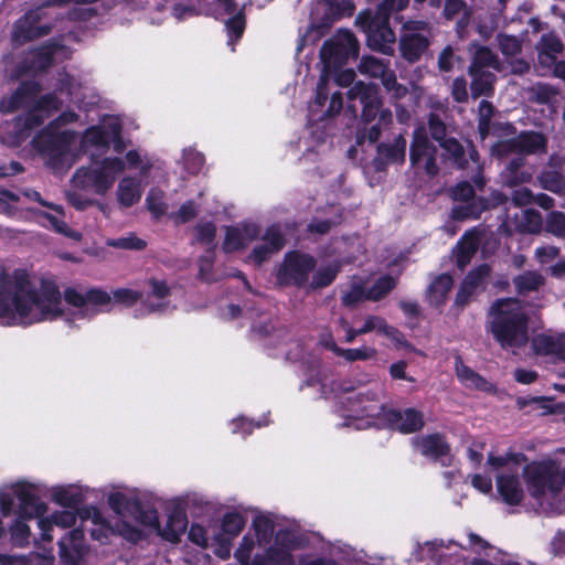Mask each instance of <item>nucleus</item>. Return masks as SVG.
<instances>
[{
	"label": "nucleus",
	"instance_id": "19",
	"mask_svg": "<svg viewBox=\"0 0 565 565\" xmlns=\"http://www.w3.org/2000/svg\"><path fill=\"white\" fill-rule=\"evenodd\" d=\"M246 518L238 511L226 512L221 522V531L213 532V540L220 544V555L225 558L230 555V543L245 527Z\"/></svg>",
	"mask_w": 565,
	"mask_h": 565
},
{
	"label": "nucleus",
	"instance_id": "37",
	"mask_svg": "<svg viewBox=\"0 0 565 565\" xmlns=\"http://www.w3.org/2000/svg\"><path fill=\"white\" fill-rule=\"evenodd\" d=\"M563 50L562 42L553 34L543 35L539 49L540 63L551 65Z\"/></svg>",
	"mask_w": 565,
	"mask_h": 565
},
{
	"label": "nucleus",
	"instance_id": "61",
	"mask_svg": "<svg viewBox=\"0 0 565 565\" xmlns=\"http://www.w3.org/2000/svg\"><path fill=\"white\" fill-rule=\"evenodd\" d=\"M499 46L505 56H514L521 51V42L512 35H500Z\"/></svg>",
	"mask_w": 565,
	"mask_h": 565
},
{
	"label": "nucleus",
	"instance_id": "60",
	"mask_svg": "<svg viewBox=\"0 0 565 565\" xmlns=\"http://www.w3.org/2000/svg\"><path fill=\"white\" fill-rule=\"evenodd\" d=\"M195 239L202 244L210 245L213 243L216 235V227L214 224L210 222L200 223L196 225L195 230Z\"/></svg>",
	"mask_w": 565,
	"mask_h": 565
},
{
	"label": "nucleus",
	"instance_id": "12",
	"mask_svg": "<svg viewBox=\"0 0 565 565\" xmlns=\"http://www.w3.org/2000/svg\"><path fill=\"white\" fill-rule=\"evenodd\" d=\"M348 97L352 100L359 99L362 104V116L366 121H372L379 115V125L372 126L367 138L375 142L380 137V126H386L392 121V113L388 109H381V100L375 85L358 82L348 92Z\"/></svg>",
	"mask_w": 565,
	"mask_h": 565
},
{
	"label": "nucleus",
	"instance_id": "51",
	"mask_svg": "<svg viewBox=\"0 0 565 565\" xmlns=\"http://www.w3.org/2000/svg\"><path fill=\"white\" fill-rule=\"evenodd\" d=\"M539 182L545 190L552 191L565 198V180L557 172H544Z\"/></svg>",
	"mask_w": 565,
	"mask_h": 565
},
{
	"label": "nucleus",
	"instance_id": "25",
	"mask_svg": "<svg viewBox=\"0 0 565 565\" xmlns=\"http://www.w3.org/2000/svg\"><path fill=\"white\" fill-rule=\"evenodd\" d=\"M365 321L370 332H376L380 335L386 337L393 342L396 349L414 350L403 333L393 326L388 324V322L383 317L376 315H367L365 317Z\"/></svg>",
	"mask_w": 565,
	"mask_h": 565
},
{
	"label": "nucleus",
	"instance_id": "1",
	"mask_svg": "<svg viewBox=\"0 0 565 565\" xmlns=\"http://www.w3.org/2000/svg\"><path fill=\"white\" fill-rule=\"evenodd\" d=\"M143 294L130 288H118L108 294L102 289L64 290V302L58 288L52 284L36 286L31 275L21 268L0 270V324L28 327L46 320L63 318L74 323L109 311L113 302L131 307Z\"/></svg>",
	"mask_w": 565,
	"mask_h": 565
},
{
	"label": "nucleus",
	"instance_id": "38",
	"mask_svg": "<svg viewBox=\"0 0 565 565\" xmlns=\"http://www.w3.org/2000/svg\"><path fill=\"white\" fill-rule=\"evenodd\" d=\"M318 4L326 6L328 15L330 17V25L333 21L342 17H351L355 6L352 0H315Z\"/></svg>",
	"mask_w": 565,
	"mask_h": 565
},
{
	"label": "nucleus",
	"instance_id": "63",
	"mask_svg": "<svg viewBox=\"0 0 565 565\" xmlns=\"http://www.w3.org/2000/svg\"><path fill=\"white\" fill-rule=\"evenodd\" d=\"M190 540L199 546L206 547L209 545L210 535L203 526L193 524L189 531Z\"/></svg>",
	"mask_w": 565,
	"mask_h": 565
},
{
	"label": "nucleus",
	"instance_id": "8",
	"mask_svg": "<svg viewBox=\"0 0 565 565\" xmlns=\"http://www.w3.org/2000/svg\"><path fill=\"white\" fill-rule=\"evenodd\" d=\"M359 54V42L349 30H339L332 39L327 41L321 51L320 57L323 63V71L317 86L316 102L322 105L327 99L326 85L332 70L345 63L350 57Z\"/></svg>",
	"mask_w": 565,
	"mask_h": 565
},
{
	"label": "nucleus",
	"instance_id": "52",
	"mask_svg": "<svg viewBox=\"0 0 565 565\" xmlns=\"http://www.w3.org/2000/svg\"><path fill=\"white\" fill-rule=\"evenodd\" d=\"M448 159L454 160L459 167H463V147L455 138H446L440 143Z\"/></svg>",
	"mask_w": 565,
	"mask_h": 565
},
{
	"label": "nucleus",
	"instance_id": "9",
	"mask_svg": "<svg viewBox=\"0 0 565 565\" xmlns=\"http://www.w3.org/2000/svg\"><path fill=\"white\" fill-rule=\"evenodd\" d=\"M527 489L532 497L548 502L565 484V460L550 459L531 462L523 468Z\"/></svg>",
	"mask_w": 565,
	"mask_h": 565
},
{
	"label": "nucleus",
	"instance_id": "36",
	"mask_svg": "<svg viewBox=\"0 0 565 565\" xmlns=\"http://www.w3.org/2000/svg\"><path fill=\"white\" fill-rule=\"evenodd\" d=\"M452 284L454 280L450 275L443 274L437 276L428 287V299L430 303L434 306L443 305L452 287Z\"/></svg>",
	"mask_w": 565,
	"mask_h": 565
},
{
	"label": "nucleus",
	"instance_id": "27",
	"mask_svg": "<svg viewBox=\"0 0 565 565\" xmlns=\"http://www.w3.org/2000/svg\"><path fill=\"white\" fill-rule=\"evenodd\" d=\"M532 347L537 354L553 355L565 361V333L537 334L532 340Z\"/></svg>",
	"mask_w": 565,
	"mask_h": 565
},
{
	"label": "nucleus",
	"instance_id": "44",
	"mask_svg": "<svg viewBox=\"0 0 565 565\" xmlns=\"http://www.w3.org/2000/svg\"><path fill=\"white\" fill-rule=\"evenodd\" d=\"M461 14V20L458 23L460 28H465L471 14V9L465 3L463 0H446L444 8V15L446 19L451 20Z\"/></svg>",
	"mask_w": 565,
	"mask_h": 565
},
{
	"label": "nucleus",
	"instance_id": "58",
	"mask_svg": "<svg viewBox=\"0 0 565 565\" xmlns=\"http://www.w3.org/2000/svg\"><path fill=\"white\" fill-rule=\"evenodd\" d=\"M81 89L82 87L79 84L66 76V79L63 81L62 87L60 88V94H66L70 102L81 104L84 97V94L81 93Z\"/></svg>",
	"mask_w": 565,
	"mask_h": 565
},
{
	"label": "nucleus",
	"instance_id": "2",
	"mask_svg": "<svg viewBox=\"0 0 565 565\" xmlns=\"http://www.w3.org/2000/svg\"><path fill=\"white\" fill-rule=\"evenodd\" d=\"M108 504L115 513L111 520H107L93 507L81 512V518L93 524L90 529L93 539L100 542L108 541L109 536L114 534H118L127 541L137 542L142 536L140 525H145L156 529L164 540L175 543L188 526L185 513L175 509L169 513L164 526L161 527L154 510L142 509L139 502L121 492L111 493L108 497Z\"/></svg>",
	"mask_w": 565,
	"mask_h": 565
},
{
	"label": "nucleus",
	"instance_id": "14",
	"mask_svg": "<svg viewBox=\"0 0 565 565\" xmlns=\"http://www.w3.org/2000/svg\"><path fill=\"white\" fill-rule=\"evenodd\" d=\"M547 140L544 135L535 131H525L509 140H500L492 146L491 152L497 157H505L510 153L537 154L545 153Z\"/></svg>",
	"mask_w": 565,
	"mask_h": 565
},
{
	"label": "nucleus",
	"instance_id": "20",
	"mask_svg": "<svg viewBox=\"0 0 565 565\" xmlns=\"http://www.w3.org/2000/svg\"><path fill=\"white\" fill-rule=\"evenodd\" d=\"M284 244L285 241L279 226H269L263 235L260 243L248 255L247 260L259 266L280 250Z\"/></svg>",
	"mask_w": 565,
	"mask_h": 565
},
{
	"label": "nucleus",
	"instance_id": "50",
	"mask_svg": "<svg viewBox=\"0 0 565 565\" xmlns=\"http://www.w3.org/2000/svg\"><path fill=\"white\" fill-rule=\"evenodd\" d=\"M457 545L444 546L440 544L434 557L438 559L439 565H467L466 561L457 555Z\"/></svg>",
	"mask_w": 565,
	"mask_h": 565
},
{
	"label": "nucleus",
	"instance_id": "3",
	"mask_svg": "<svg viewBox=\"0 0 565 565\" xmlns=\"http://www.w3.org/2000/svg\"><path fill=\"white\" fill-rule=\"evenodd\" d=\"M274 515L258 513L243 536L234 556L241 565H296L294 552L308 544L306 535L294 529L275 531Z\"/></svg>",
	"mask_w": 565,
	"mask_h": 565
},
{
	"label": "nucleus",
	"instance_id": "42",
	"mask_svg": "<svg viewBox=\"0 0 565 565\" xmlns=\"http://www.w3.org/2000/svg\"><path fill=\"white\" fill-rule=\"evenodd\" d=\"M522 166V158L512 160L502 173L504 183H507L510 186H513L520 183L529 182L532 178V173L519 171Z\"/></svg>",
	"mask_w": 565,
	"mask_h": 565
},
{
	"label": "nucleus",
	"instance_id": "33",
	"mask_svg": "<svg viewBox=\"0 0 565 565\" xmlns=\"http://www.w3.org/2000/svg\"><path fill=\"white\" fill-rule=\"evenodd\" d=\"M413 443L415 449L426 457L437 458L448 450L446 443L438 434L415 438Z\"/></svg>",
	"mask_w": 565,
	"mask_h": 565
},
{
	"label": "nucleus",
	"instance_id": "53",
	"mask_svg": "<svg viewBox=\"0 0 565 565\" xmlns=\"http://www.w3.org/2000/svg\"><path fill=\"white\" fill-rule=\"evenodd\" d=\"M546 231L557 237H565V215L552 212L546 218Z\"/></svg>",
	"mask_w": 565,
	"mask_h": 565
},
{
	"label": "nucleus",
	"instance_id": "62",
	"mask_svg": "<svg viewBox=\"0 0 565 565\" xmlns=\"http://www.w3.org/2000/svg\"><path fill=\"white\" fill-rule=\"evenodd\" d=\"M198 209L192 201L185 202L180 206L173 218L177 223H186L196 215Z\"/></svg>",
	"mask_w": 565,
	"mask_h": 565
},
{
	"label": "nucleus",
	"instance_id": "5",
	"mask_svg": "<svg viewBox=\"0 0 565 565\" xmlns=\"http://www.w3.org/2000/svg\"><path fill=\"white\" fill-rule=\"evenodd\" d=\"M126 169L137 170L140 178H149L152 171L161 170V163L147 153L134 149L125 154V160L119 157H107L77 169L72 182L76 189L105 195L113 188L117 175Z\"/></svg>",
	"mask_w": 565,
	"mask_h": 565
},
{
	"label": "nucleus",
	"instance_id": "11",
	"mask_svg": "<svg viewBox=\"0 0 565 565\" xmlns=\"http://www.w3.org/2000/svg\"><path fill=\"white\" fill-rule=\"evenodd\" d=\"M393 0H383L377 11L372 15L371 11H362L355 19L359 25L366 34L367 46L386 55L394 52L395 33L388 25L387 6Z\"/></svg>",
	"mask_w": 565,
	"mask_h": 565
},
{
	"label": "nucleus",
	"instance_id": "28",
	"mask_svg": "<svg viewBox=\"0 0 565 565\" xmlns=\"http://www.w3.org/2000/svg\"><path fill=\"white\" fill-rule=\"evenodd\" d=\"M41 484L43 487V492L40 497L49 493L52 501L65 508L78 504L84 497V489L77 484L54 486L50 489H46L43 483Z\"/></svg>",
	"mask_w": 565,
	"mask_h": 565
},
{
	"label": "nucleus",
	"instance_id": "47",
	"mask_svg": "<svg viewBox=\"0 0 565 565\" xmlns=\"http://www.w3.org/2000/svg\"><path fill=\"white\" fill-rule=\"evenodd\" d=\"M377 355L375 348L370 345H361L354 349H341L338 356L344 359L347 362L369 361Z\"/></svg>",
	"mask_w": 565,
	"mask_h": 565
},
{
	"label": "nucleus",
	"instance_id": "6",
	"mask_svg": "<svg viewBox=\"0 0 565 565\" xmlns=\"http://www.w3.org/2000/svg\"><path fill=\"white\" fill-rule=\"evenodd\" d=\"M488 329L502 348H521L529 340L526 315L520 301L513 298L491 306Z\"/></svg>",
	"mask_w": 565,
	"mask_h": 565
},
{
	"label": "nucleus",
	"instance_id": "48",
	"mask_svg": "<svg viewBox=\"0 0 565 565\" xmlns=\"http://www.w3.org/2000/svg\"><path fill=\"white\" fill-rule=\"evenodd\" d=\"M146 204L150 213L157 218L167 212L168 206L164 202V192L158 188H152L149 191Z\"/></svg>",
	"mask_w": 565,
	"mask_h": 565
},
{
	"label": "nucleus",
	"instance_id": "18",
	"mask_svg": "<svg viewBox=\"0 0 565 565\" xmlns=\"http://www.w3.org/2000/svg\"><path fill=\"white\" fill-rule=\"evenodd\" d=\"M435 152L436 149L429 142L425 129L422 127L417 128L411 147V161L413 166L423 168L430 175L436 174Z\"/></svg>",
	"mask_w": 565,
	"mask_h": 565
},
{
	"label": "nucleus",
	"instance_id": "34",
	"mask_svg": "<svg viewBox=\"0 0 565 565\" xmlns=\"http://www.w3.org/2000/svg\"><path fill=\"white\" fill-rule=\"evenodd\" d=\"M54 559L52 550L32 553L30 556L19 554H0V565H31L34 562L49 565Z\"/></svg>",
	"mask_w": 565,
	"mask_h": 565
},
{
	"label": "nucleus",
	"instance_id": "56",
	"mask_svg": "<svg viewBox=\"0 0 565 565\" xmlns=\"http://www.w3.org/2000/svg\"><path fill=\"white\" fill-rule=\"evenodd\" d=\"M226 28L230 35L228 44L233 45L234 40H238L245 29V19L244 15L239 12L238 14L234 15L226 22Z\"/></svg>",
	"mask_w": 565,
	"mask_h": 565
},
{
	"label": "nucleus",
	"instance_id": "49",
	"mask_svg": "<svg viewBox=\"0 0 565 565\" xmlns=\"http://www.w3.org/2000/svg\"><path fill=\"white\" fill-rule=\"evenodd\" d=\"M543 284V277L536 271H526L514 278V285L519 292L536 290Z\"/></svg>",
	"mask_w": 565,
	"mask_h": 565
},
{
	"label": "nucleus",
	"instance_id": "64",
	"mask_svg": "<svg viewBox=\"0 0 565 565\" xmlns=\"http://www.w3.org/2000/svg\"><path fill=\"white\" fill-rule=\"evenodd\" d=\"M148 285L150 287L149 296L158 298L160 300H163L168 297L169 287L166 284V281L157 279V278H151L148 280Z\"/></svg>",
	"mask_w": 565,
	"mask_h": 565
},
{
	"label": "nucleus",
	"instance_id": "17",
	"mask_svg": "<svg viewBox=\"0 0 565 565\" xmlns=\"http://www.w3.org/2000/svg\"><path fill=\"white\" fill-rule=\"evenodd\" d=\"M359 71L371 77L381 78L382 84L387 92L392 93L394 98H402L407 92L405 86L397 83L394 72L388 70L387 65L379 58L373 56L363 57Z\"/></svg>",
	"mask_w": 565,
	"mask_h": 565
},
{
	"label": "nucleus",
	"instance_id": "22",
	"mask_svg": "<svg viewBox=\"0 0 565 565\" xmlns=\"http://www.w3.org/2000/svg\"><path fill=\"white\" fill-rule=\"evenodd\" d=\"M60 557L66 565H81L87 548L84 542V533L79 529L71 531L58 543Z\"/></svg>",
	"mask_w": 565,
	"mask_h": 565
},
{
	"label": "nucleus",
	"instance_id": "30",
	"mask_svg": "<svg viewBox=\"0 0 565 565\" xmlns=\"http://www.w3.org/2000/svg\"><path fill=\"white\" fill-rule=\"evenodd\" d=\"M369 300V280L354 277L350 284L341 290V302L344 307H355Z\"/></svg>",
	"mask_w": 565,
	"mask_h": 565
},
{
	"label": "nucleus",
	"instance_id": "7",
	"mask_svg": "<svg viewBox=\"0 0 565 565\" xmlns=\"http://www.w3.org/2000/svg\"><path fill=\"white\" fill-rule=\"evenodd\" d=\"M383 390L380 385L369 388L365 392H358L350 395L343 411V426L355 429H366L372 426H383L387 409L384 407L381 396Z\"/></svg>",
	"mask_w": 565,
	"mask_h": 565
},
{
	"label": "nucleus",
	"instance_id": "10",
	"mask_svg": "<svg viewBox=\"0 0 565 565\" xmlns=\"http://www.w3.org/2000/svg\"><path fill=\"white\" fill-rule=\"evenodd\" d=\"M39 90L38 84L33 82L24 83L10 98L0 102V110L12 113L20 108H28L30 115L26 119V126L31 128L40 125L43 117L51 115L53 110L58 108L61 102L55 94H47L36 99Z\"/></svg>",
	"mask_w": 565,
	"mask_h": 565
},
{
	"label": "nucleus",
	"instance_id": "26",
	"mask_svg": "<svg viewBox=\"0 0 565 565\" xmlns=\"http://www.w3.org/2000/svg\"><path fill=\"white\" fill-rule=\"evenodd\" d=\"M77 520V514L72 510H62L52 513L50 516H40L38 521L39 529L41 531V540L51 542L53 535L51 534L53 525L58 527H71L74 526Z\"/></svg>",
	"mask_w": 565,
	"mask_h": 565
},
{
	"label": "nucleus",
	"instance_id": "35",
	"mask_svg": "<svg viewBox=\"0 0 565 565\" xmlns=\"http://www.w3.org/2000/svg\"><path fill=\"white\" fill-rule=\"evenodd\" d=\"M456 374L459 381L469 388L490 391L491 385L479 374L463 364L460 358L456 359Z\"/></svg>",
	"mask_w": 565,
	"mask_h": 565
},
{
	"label": "nucleus",
	"instance_id": "32",
	"mask_svg": "<svg viewBox=\"0 0 565 565\" xmlns=\"http://www.w3.org/2000/svg\"><path fill=\"white\" fill-rule=\"evenodd\" d=\"M480 244V236L477 231L468 232L457 244L455 250L456 263L459 268L467 266L477 252Z\"/></svg>",
	"mask_w": 565,
	"mask_h": 565
},
{
	"label": "nucleus",
	"instance_id": "55",
	"mask_svg": "<svg viewBox=\"0 0 565 565\" xmlns=\"http://www.w3.org/2000/svg\"><path fill=\"white\" fill-rule=\"evenodd\" d=\"M492 113V105L487 100H482L479 105V132L482 139H484L489 134L490 118Z\"/></svg>",
	"mask_w": 565,
	"mask_h": 565
},
{
	"label": "nucleus",
	"instance_id": "29",
	"mask_svg": "<svg viewBox=\"0 0 565 565\" xmlns=\"http://www.w3.org/2000/svg\"><path fill=\"white\" fill-rule=\"evenodd\" d=\"M490 274V268L488 265H481L465 278L462 281L456 297L457 305H465L469 297L472 295L475 289L479 286L483 285L484 280L488 278Z\"/></svg>",
	"mask_w": 565,
	"mask_h": 565
},
{
	"label": "nucleus",
	"instance_id": "16",
	"mask_svg": "<svg viewBox=\"0 0 565 565\" xmlns=\"http://www.w3.org/2000/svg\"><path fill=\"white\" fill-rule=\"evenodd\" d=\"M315 268L313 257L300 253H290L277 273V279L281 284L303 285Z\"/></svg>",
	"mask_w": 565,
	"mask_h": 565
},
{
	"label": "nucleus",
	"instance_id": "57",
	"mask_svg": "<svg viewBox=\"0 0 565 565\" xmlns=\"http://www.w3.org/2000/svg\"><path fill=\"white\" fill-rule=\"evenodd\" d=\"M183 163L184 168L192 174L198 173L203 164H204V157L202 153L195 151V150H185L183 152Z\"/></svg>",
	"mask_w": 565,
	"mask_h": 565
},
{
	"label": "nucleus",
	"instance_id": "31",
	"mask_svg": "<svg viewBox=\"0 0 565 565\" xmlns=\"http://www.w3.org/2000/svg\"><path fill=\"white\" fill-rule=\"evenodd\" d=\"M50 29L49 24L41 23L38 12H30L17 25L15 35L31 40L46 35Z\"/></svg>",
	"mask_w": 565,
	"mask_h": 565
},
{
	"label": "nucleus",
	"instance_id": "24",
	"mask_svg": "<svg viewBox=\"0 0 565 565\" xmlns=\"http://www.w3.org/2000/svg\"><path fill=\"white\" fill-rule=\"evenodd\" d=\"M386 423L404 434H409L419 430L424 426V418L420 412L413 408H407L404 412L387 409Z\"/></svg>",
	"mask_w": 565,
	"mask_h": 565
},
{
	"label": "nucleus",
	"instance_id": "40",
	"mask_svg": "<svg viewBox=\"0 0 565 565\" xmlns=\"http://www.w3.org/2000/svg\"><path fill=\"white\" fill-rule=\"evenodd\" d=\"M472 76L471 93L475 98L481 95H489L493 90L495 76L490 72H470Z\"/></svg>",
	"mask_w": 565,
	"mask_h": 565
},
{
	"label": "nucleus",
	"instance_id": "15",
	"mask_svg": "<svg viewBox=\"0 0 565 565\" xmlns=\"http://www.w3.org/2000/svg\"><path fill=\"white\" fill-rule=\"evenodd\" d=\"M429 26L423 21H408L403 25L399 49L409 62L417 61L428 47Z\"/></svg>",
	"mask_w": 565,
	"mask_h": 565
},
{
	"label": "nucleus",
	"instance_id": "21",
	"mask_svg": "<svg viewBox=\"0 0 565 565\" xmlns=\"http://www.w3.org/2000/svg\"><path fill=\"white\" fill-rule=\"evenodd\" d=\"M259 232L258 225L252 222L228 226L225 230L223 248L227 253L244 249L259 235Z\"/></svg>",
	"mask_w": 565,
	"mask_h": 565
},
{
	"label": "nucleus",
	"instance_id": "4",
	"mask_svg": "<svg viewBox=\"0 0 565 565\" xmlns=\"http://www.w3.org/2000/svg\"><path fill=\"white\" fill-rule=\"evenodd\" d=\"M120 121L115 116H108L103 119L98 126L88 128L81 139V148L76 149V136L68 130L62 131L53 138L51 145L46 148L45 154L49 164L56 171L71 168L78 159L79 153L88 152L90 149H102L114 145L117 152L124 149L120 138Z\"/></svg>",
	"mask_w": 565,
	"mask_h": 565
},
{
	"label": "nucleus",
	"instance_id": "54",
	"mask_svg": "<svg viewBox=\"0 0 565 565\" xmlns=\"http://www.w3.org/2000/svg\"><path fill=\"white\" fill-rule=\"evenodd\" d=\"M42 215H43V217H45L49 221L50 225L57 233L63 234L67 237H71L75 241H79L82 238V234L77 231L70 228L68 225L63 220H60L56 216H53L47 213H43Z\"/></svg>",
	"mask_w": 565,
	"mask_h": 565
},
{
	"label": "nucleus",
	"instance_id": "39",
	"mask_svg": "<svg viewBox=\"0 0 565 565\" xmlns=\"http://www.w3.org/2000/svg\"><path fill=\"white\" fill-rule=\"evenodd\" d=\"M515 228L526 233H539L542 228V217L533 210H520L514 214Z\"/></svg>",
	"mask_w": 565,
	"mask_h": 565
},
{
	"label": "nucleus",
	"instance_id": "45",
	"mask_svg": "<svg viewBox=\"0 0 565 565\" xmlns=\"http://www.w3.org/2000/svg\"><path fill=\"white\" fill-rule=\"evenodd\" d=\"M340 270V263L334 262L327 266L320 267L312 277L311 287L322 288L330 285Z\"/></svg>",
	"mask_w": 565,
	"mask_h": 565
},
{
	"label": "nucleus",
	"instance_id": "23",
	"mask_svg": "<svg viewBox=\"0 0 565 565\" xmlns=\"http://www.w3.org/2000/svg\"><path fill=\"white\" fill-rule=\"evenodd\" d=\"M143 185L141 179L131 175L121 178L116 188V200L120 207L128 209L141 200Z\"/></svg>",
	"mask_w": 565,
	"mask_h": 565
},
{
	"label": "nucleus",
	"instance_id": "41",
	"mask_svg": "<svg viewBox=\"0 0 565 565\" xmlns=\"http://www.w3.org/2000/svg\"><path fill=\"white\" fill-rule=\"evenodd\" d=\"M471 53L473 55V63L470 66V72L480 71L481 67H492L498 70V61L495 55L486 46L471 45Z\"/></svg>",
	"mask_w": 565,
	"mask_h": 565
},
{
	"label": "nucleus",
	"instance_id": "59",
	"mask_svg": "<svg viewBox=\"0 0 565 565\" xmlns=\"http://www.w3.org/2000/svg\"><path fill=\"white\" fill-rule=\"evenodd\" d=\"M107 245L115 248L122 249H142L145 247V242L136 236H127L120 238H111L107 241Z\"/></svg>",
	"mask_w": 565,
	"mask_h": 565
},
{
	"label": "nucleus",
	"instance_id": "13",
	"mask_svg": "<svg viewBox=\"0 0 565 565\" xmlns=\"http://www.w3.org/2000/svg\"><path fill=\"white\" fill-rule=\"evenodd\" d=\"M489 463L502 469L497 475V489L503 501L508 504H518L523 497V489L518 479L522 463L515 458L490 457Z\"/></svg>",
	"mask_w": 565,
	"mask_h": 565
},
{
	"label": "nucleus",
	"instance_id": "46",
	"mask_svg": "<svg viewBox=\"0 0 565 565\" xmlns=\"http://www.w3.org/2000/svg\"><path fill=\"white\" fill-rule=\"evenodd\" d=\"M395 287V279L391 276H381L373 284L369 281V300L379 301Z\"/></svg>",
	"mask_w": 565,
	"mask_h": 565
},
{
	"label": "nucleus",
	"instance_id": "43",
	"mask_svg": "<svg viewBox=\"0 0 565 565\" xmlns=\"http://www.w3.org/2000/svg\"><path fill=\"white\" fill-rule=\"evenodd\" d=\"M406 140L399 136L393 145H380L379 153L388 162L402 163L405 159Z\"/></svg>",
	"mask_w": 565,
	"mask_h": 565
}]
</instances>
